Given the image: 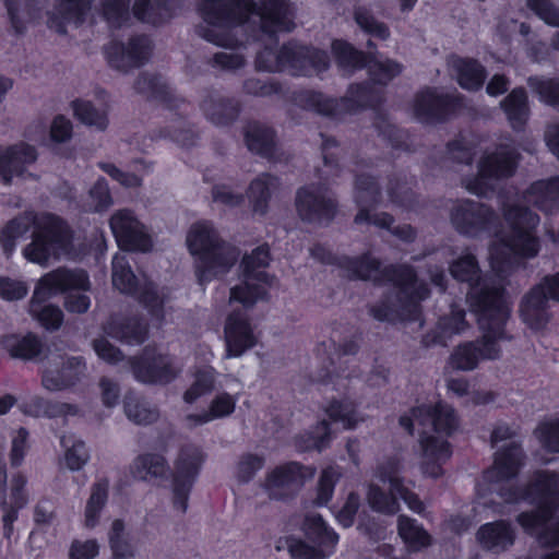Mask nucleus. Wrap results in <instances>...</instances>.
I'll return each mask as SVG.
<instances>
[{"mask_svg": "<svg viewBox=\"0 0 559 559\" xmlns=\"http://www.w3.org/2000/svg\"><path fill=\"white\" fill-rule=\"evenodd\" d=\"M200 11L203 23L197 33L205 40L226 48H236L238 39L233 27L242 24L251 15L260 21L263 33L273 35L295 28V11L289 0H202Z\"/></svg>", "mask_w": 559, "mask_h": 559, "instance_id": "f257e3e1", "label": "nucleus"}, {"mask_svg": "<svg viewBox=\"0 0 559 559\" xmlns=\"http://www.w3.org/2000/svg\"><path fill=\"white\" fill-rule=\"evenodd\" d=\"M338 264L348 276L370 280L377 283H392L394 294L370 307V314L379 321H415L420 317V301L429 295L424 282H419L414 270L408 265H390L380 267V262L369 253L360 258L343 257Z\"/></svg>", "mask_w": 559, "mask_h": 559, "instance_id": "f03ea898", "label": "nucleus"}, {"mask_svg": "<svg viewBox=\"0 0 559 559\" xmlns=\"http://www.w3.org/2000/svg\"><path fill=\"white\" fill-rule=\"evenodd\" d=\"M471 310L477 317L481 338L457 346L449 364L453 369L469 371L484 359H497L501 355L500 342L511 341L507 330L511 308L497 287L475 289L471 297Z\"/></svg>", "mask_w": 559, "mask_h": 559, "instance_id": "7ed1b4c3", "label": "nucleus"}, {"mask_svg": "<svg viewBox=\"0 0 559 559\" xmlns=\"http://www.w3.org/2000/svg\"><path fill=\"white\" fill-rule=\"evenodd\" d=\"M498 495L507 503H535L536 509L520 513L516 522L527 534L536 536L542 546H559V473L537 471L525 488L506 483Z\"/></svg>", "mask_w": 559, "mask_h": 559, "instance_id": "20e7f679", "label": "nucleus"}, {"mask_svg": "<svg viewBox=\"0 0 559 559\" xmlns=\"http://www.w3.org/2000/svg\"><path fill=\"white\" fill-rule=\"evenodd\" d=\"M32 227V242L23 249V255L28 261L46 265L50 259L70 252L72 233L63 219L49 213L25 212L11 219L2 229L0 240L7 255L14 251L16 240Z\"/></svg>", "mask_w": 559, "mask_h": 559, "instance_id": "39448f33", "label": "nucleus"}, {"mask_svg": "<svg viewBox=\"0 0 559 559\" xmlns=\"http://www.w3.org/2000/svg\"><path fill=\"white\" fill-rule=\"evenodd\" d=\"M503 217L510 234L500 235L489 248L492 271L506 277L518 264L520 258H533L538 253V239L534 229L539 216L526 206L508 204L503 206Z\"/></svg>", "mask_w": 559, "mask_h": 559, "instance_id": "423d86ee", "label": "nucleus"}, {"mask_svg": "<svg viewBox=\"0 0 559 559\" xmlns=\"http://www.w3.org/2000/svg\"><path fill=\"white\" fill-rule=\"evenodd\" d=\"M187 245L190 252L199 257L197 274L200 284L226 273L238 259V251L222 241L210 222L193 224L187 235Z\"/></svg>", "mask_w": 559, "mask_h": 559, "instance_id": "0eeeda50", "label": "nucleus"}, {"mask_svg": "<svg viewBox=\"0 0 559 559\" xmlns=\"http://www.w3.org/2000/svg\"><path fill=\"white\" fill-rule=\"evenodd\" d=\"M91 283L83 270L59 267L44 275L34 290L29 312L45 329L57 330L63 321L62 310L53 305H43L52 295L68 289L88 290Z\"/></svg>", "mask_w": 559, "mask_h": 559, "instance_id": "6e6552de", "label": "nucleus"}, {"mask_svg": "<svg viewBox=\"0 0 559 559\" xmlns=\"http://www.w3.org/2000/svg\"><path fill=\"white\" fill-rule=\"evenodd\" d=\"M259 70L267 72L288 71L293 75H312L329 68L325 51L289 41L278 51L264 48L255 59Z\"/></svg>", "mask_w": 559, "mask_h": 559, "instance_id": "1a4fd4ad", "label": "nucleus"}, {"mask_svg": "<svg viewBox=\"0 0 559 559\" xmlns=\"http://www.w3.org/2000/svg\"><path fill=\"white\" fill-rule=\"evenodd\" d=\"M520 154L509 144L498 145L492 152L483 155L478 163V174L464 180L467 191L484 197L495 190V183L514 175Z\"/></svg>", "mask_w": 559, "mask_h": 559, "instance_id": "9d476101", "label": "nucleus"}, {"mask_svg": "<svg viewBox=\"0 0 559 559\" xmlns=\"http://www.w3.org/2000/svg\"><path fill=\"white\" fill-rule=\"evenodd\" d=\"M518 436V429L507 424H498L495 427L490 437L492 447L507 440L511 442L496 452L493 465L484 474L487 481L504 483L518 476L526 459L521 442L516 440Z\"/></svg>", "mask_w": 559, "mask_h": 559, "instance_id": "9b49d317", "label": "nucleus"}, {"mask_svg": "<svg viewBox=\"0 0 559 559\" xmlns=\"http://www.w3.org/2000/svg\"><path fill=\"white\" fill-rule=\"evenodd\" d=\"M112 285L123 294L132 295L150 311L162 319L164 317V298L157 293L152 282L139 283L129 262L123 254H116L112 259Z\"/></svg>", "mask_w": 559, "mask_h": 559, "instance_id": "f8f14e48", "label": "nucleus"}, {"mask_svg": "<svg viewBox=\"0 0 559 559\" xmlns=\"http://www.w3.org/2000/svg\"><path fill=\"white\" fill-rule=\"evenodd\" d=\"M270 252L266 246L255 248L251 254L245 255L241 262L243 282L230 289L229 301H238L245 307H252L266 294L263 283L267 274L260 269L267 266Z\"/></svg>", "mask_w": 559, "mask_h": 559, "instance_id": "ddd939ff", "label": "nucleus"}, {"mask_svg": "<svg viewBox=\"0 0 559 559\" xmlns=\"http://www.w3.org/2000/svg\"><path fill=\"white\" fill-rule=\"evenodd\" d=\"M204 461L202 451L194 445L183 447L174 464L171 475L173 506L180 513H186L188 500Z\"/></svg>", "mask_w": 559, "mask_h": 559, "instance_id": "4468645a", "label": "nucleus"}, {"mask_svg": "<svg viewBox=\"0 0 559 559\" xmlns=\"http://www.w3.org/2000/svg\"><path fill=\"white\" fill-rule=\"evenodd\" d=\"M450 219L460 234L471 237L496 230L499 223L490 206L472 200L456 202L451 209Z\"/></svg>", "mask_w": 559, "mask_h": 559, "instance_id": "2eb2a0df", "label": "nucleus"}, {"mask_svg": "<svg viewBox=\"0 0 559 559\" xmlns=\"http://www.w3.org/2000/svg\"><path fill=\"white\" fill-rule=\"evenodd\" d=\"M400 425L413 433L415 425L430 428L432 431L449 436L457 428V417L452 406L439 402L435 406L423 405L414 407L409 414L400 417Z\"/></svg>", "mask_w": 559, "mask_h": 559, "instance_id": "dca6fc26", "label": "nucleus"}, {"mask_svg": "<svg viewBox=\"0 0 559 559\" xmlns=\"http://www.w3.org/2000/svg\"><path fill=\"white\" fill-rule=\"evenodd\" d=\"M314 476V468L297 462H288L276 466L265 476L263 488L269 497L284 500L295 496L307 479Z\"/></svg>", "mask_w": 559, "mask_h": 559, "instance_id": "f3484780", "label": "nucleus"}, {"mask_svg": "<svg viewBox=\"0 0 559 559\" xmlns=\"http://www.w3.org/2000/svg\"><path fill=\"white\" fill-rule=\"evenodd\" d=\"M130 365L134 378L148 384H167L181 371L170 356L148 347L144 348L140 357L130 359Z\"/></svg>", "mask_w": 559, "mask_h": 559, "instance_id": "a211bd4d", "label": "nucleus"}, {"mask_svg": "<svg viewBox=\"0 0 559 559\" xmlns=\"http://www.w3.org/2000/svg\"><path fill=\"white\" fill-rule=\"evenodd\" d=\"M330 343L333 348V356L331 357L333 369L323 374H318L317 380L323 383H333L338 388L341 385L340 380L349 379L359 374V370L356 367L349 368V366H347L348 361L343 360V358L355 356L358 353L360 336L357 333H353L348 337L343 338L342 333L338 330H334Z\"/></svg>", "mask_w": 559, "mask_h": 559, "instance_id": "6ab92c4d", "label": "nucleus"}, {"mask_svg": "<svg viewBox=\"0 0 559 559\" xmlns=\"http://www.w3.org/2000/svg\"><path fill=\"white\" fill-rule=\"evenodd\" d=\"M296 210L302 221L320 223L331 221L336 213V202L329 190L316 185L298 189Z\"/></svg>", "mask_w": 559, "mask_h": 559, "instance_id": "aec40b11", "label": "nucleus"}, {"mask_svg": "<svg viewBox=\"0 0 559 559\" xmlns=\"http://www.w3.org/2000/svg\"><path fill=\"white\" fill-rule=\"evenodd\" d=\"M85 370L81 357L51 354L41 377V384L49 391H62L80 381Z\"/></svg>", "mask_w": 559, "mask_h": 559, "instance_id": "412c9836", "label": "nucleus"}, {"mask_svg": "<svg viewBox=\"0 0 559 559\" xmlns=\"http://www.w3.org/2000/svg\"><path fill=\"white\" fill-rule=\"evenodd\" d=\"M110 67L128 72L144 64L152 53V41L146 36H134L124 44L111 43L105 48Z\"/></svg>", "mask_w": 559, "mask_h": 559, "instance_id": "4be33fe9", "label": "nucleus"}, {"mask_svg": "<svg viewBox=\"0 0 559 559\" xmlns=\"http://www.w3.org/2000/svg\"><path fill=\"white\" fill-rule=\"evenodd\" d=\"M110 228L120 248L124 250L147 251L151 239L144 226L129 210H119L110 218Z\"/></svg>", "mask_w": 559, "mask_h": 559, "instance_id": "5701e85b", "label": "nucleus"}, {"mask_svg": "<svg viewBox=\"0 0 559 559\" xmlns=\"http://www.w3.org/2000/svg\"><path fill=\"white\" fill-rule=\"evenodd\" d=\"M309 105L319 114L331 117H340L344 112L353 111L358 107L369 105V86L365 84L352 85L348 96L334 99L321 93H311L308 97Z\"/></svg>", "mask_w": 559, "mask_h": 559, "instance_id": "b1692460", "label": "nucleus"}, {"mask_svg": "<svg viewBox=\"0 0 559 559\" xmlns=\"http://www.w3.org/2000/svg\"><path fill=\"white\" fill-rule=\"evenodd\" d=\"M461 98L454 94H438L435 90L418 93L414 100V112L423 121L441 120L461 106Z\"/></svg>", "mask_w": 559, "mask_h": 559, "instance_id": "393cba45", "label": "nucleus"}, {"mask_svg": "<svg viewBox=\"0 0 559 559\" xmlns=\"http://www.w3.org/2000/svg\"><path fill=\"white\" fill-rule=\"evenodd\" d=\"M224 337L226 343V358L240 357L257 343L248 318L242 312H233L228 316Z\"/></svg>", "mask_w": 559, "mask_h": 559, "instance_id": "a878e982", "label": "nucleus"}, {"mask_svg": "<svg viewBox=\"0 0 559 559\" xmlns=\"http://www.w3.org/2000/svg\"><path fill=\"white\" fill-rule=\"evenodd\" d=\"M549 297L539 284L532 287L520 302V317L522 321L532 330L544 329L551 314L549 312Z\"/></svg>", "mask_w": 559, "mask_h": 559, "instance_id": "bb28decb", "label": "nucleus"}, {"mask_svg": "<svg viewBox=\"0 0 559 559\" xmlns=\"http://www.w3.org/2000/svg\"><path fill=\"white\" fill-rule=\"evenodd\" d=\"M36 159V150L26 143L0 148V177L2 181L10 185L13 177L22 176L25 168L35 163Z\"/></svg>", "mask_w": 559, "mask_h": 559, "instance_id": "cd10ccee", "label": "nucleus"}, {"mask_svg": "<svg viewBox=\"0 0 559 559\" xmlns=\"http://www.w3.org/2000/svg\"><path fill=\"white\" fill-rule=\"evenodd\" d=\"M423 452L421 469L426 476L438 478L442 475V464L451 456L450 444L441 437L420 432Z\"/></svg>", "mask_w": 559, "mask_h": 559, "instance_id": "c85d7f7f", "label": "nucleus"}, {"mask_svg": "<svg viewBox=\"0 0 559 559\" xmlns=\"http://www.w3.org/2000/svg\"><path fill=\"white\" fill-rule=\"evenodd\" d=\"M450 272L457 281L467 282L471 285V290L467 294L469 302L473 292L485 286L497 287L500 290L501 296L507 300L504 289L501 284L488 280L480 281V269L473 254L466 253L460 257L451 264Z\"/></svg>", "mask_w": 559, "mask_h": 559, "instance_id": "c756f323", "label": "nucleus"}, {"mask_svg": "<svg viewBox=\"0 0 559 559\" xmlns=\"http://www.w3.org/2000/svg\"><path fill=\"white\" fill-rule=\"evenodd\" d=\"M526 203L536 206L546 214L559 211V177L536 181L525 191Z\"/></svg>", "mask_w": 559, "mask_h": 559, "instance_id": "7c9ffc66", "label": "nucleus"}, {"mask_svg": "<svg viewBox=\"0 0 559 559\" xmlns=\"http://www.w3.org/2000/svg\"><path fill=\"white\" fill-rule=\"evenodd\" d=\"M92 0H58L55 10L50 13L48 25L58 33H66L64 24H81L91 10Z\"/></svg>", "mask_w": 559, "mask_h": 559, "instance_id": "2f4dec72", "label": "nucleus"}, {"mask_svg": "<svg viewBox=\"0 0 559 559\" xmlns=\"http://www.w3.org/2000/svg\"><path fill=\"white\" fill-rule=\"evenodd\" d=\"M243 139L248 150L265 158H273L276 151L275 133L259 121H248L243 127Z\"/></svg>", "mask_w": 559, "mask_h": 559, "instance_id": "473e14b6", "label": "nucleus"}, {"mask_svg": "<svg viewBox=\"0 0 559 559\" xmlns=\"http://www.w3.org/2000/svg\"><path fill=\"white\" fill-rule=\"evenodd\" d=\"M130 472L134 478L142 481L166 479L169 464L160 453L144 452L134 457L130 465Z\"/></svg>", "mask_w": 559, "mask_h": 559, "instance_id": "72a5a7b5", "label": "nucleus"}, {"mask_svg": "<svg viewBox=\"0 0 559 559\" xmlns=\"http://www.w3.org/2000/svg\"><path fill=\"white\" fill-rule=\"evenodd\" d=\"M477 539L485 549L501 552L513 545L515 534L508 522L496 521L481 525L477 532Z\"/></svg>", "mask_w": 559, "mask_h": 559, "instance_id": "f704fd0d", "label": "nucleus"}, {"mask_svg": "<svg viewBox=\"0 0 559 559\" xmlns=\"http://www.w3.org/2000/svg\"><path fill=\"white\" fill-rule=\"evenodd\" d=\"M147 332V324L138 318H112L106 326L109 336L130 345L142 344Z\"/></svg>", "mask_w": 559, "mask_h": 559, "instance_id": "c9c22d12", "label": "nucleus"}, {"mask_svg": "<svg viewBox=\"0 0 559 559\" xmlns=\"http://www.w3.org/2000/svg\"><path fill=\"white\" fill-rule=\"evenodd\" d=\"M0 346L12 357L23 360H33L44 352V344L38 336L28 333L26 335H4L0 338Z\"/></svg>", "mask_w": 559, "mask_h": 559, "instance_id": "e433bc0d", "label": "nucleus"}, {"mask_svg": "<svg viewBox=\"0 0 559 559\" xmlns=\"http://www.w3.org/2000/svg\"><path fill=\"white\" fill-rule=\"evenodd\" d=\"M448 64L463 88L476 91L483 86L486 72L476 60L452 56L449 58Z\"/></svg>", "mask_w": 559, "mask_h": 559, "instance_id": "4c0bfd02", "label": "nucleus"}, {"mask_svg": "<svg viewBox=\"0 0 559 559\" xmlns=\"http://www.w3.org/2000/svg\"><path fill=\"white\" fill-rule=\"evenodd\" d=\"M206 118L217 126L231 123L239 115V104L233 98H225L218 94L206 96L201 105Z\"/></svg>", "mask_w": 559, "mask_h": 559, "instance_id": "58836bf2", "label": "nucleus"}, {"mask_svg": "<svg viewBox=\"0 0 559 559\" xmlns=\"http://www.w3.org/2000/svg\"><path fill=\"white\" fill-rule=\"evenodd\" d=\"M280 188V180L270 174H261L248 188V199L254 213L264 215L273 193Z\"/></svg>", "mask_w": 559, "mask_h": 559, "instance_id": "ea45409f", "label": "nucleus"}, {"mask_svg": "<svg viewBox=\"0 0 559 559\" xmlns=\"http://www.w3.org/2000/svg\"><path fill=\"white\" fill-rule=\"evenodd\" d=\"M236 399L224 392L216 395L210 403L209 409L200 414H190L185 417L186 426L190 429L207 424L214 419L224 418L234 413Z\"/></svg>", "mask_w": 559, "mask_h": 559, "instance_id": "a19ab883", "label": "nucleus"}, {"mask_svg": "<svg viewBox=\"0 0 559 559\" xmlns=\"http://www.w3.org/2000/svg\"><path fill=\"white\" fill-rule=\"evenodd\" d=\"M397 533L409 552H417L431 545L430 534L416 520L401 514L397 518Z\"/></svg>", "mask_w": 559, "mask_h": 559, "instance_id": "79ce46f5", "label": "nucleus"}, {"mask_svg": "<svg viewBox=\"0 0 559 559\" xmlns=\"http://www.w3.org/2000/svg\"><path fill=\"white\" fill-rule=\"evenodd\" d=\"M380 190L373 179L369 176L361 175L357 177L355 182V201L359 207V212L354 218L356 224H362L369 219L370 206L378 203Z\"/></svg>", "mask_w": 559, "mask_h": 559, "instance_id": "37998d69", "label": "nucleus"}, {"mask_svg": "<svg viewBox=\"0 0 559 559\" xmlns=\"http://www.w3.org/2000/svg\"><path fill=\"white\" fill-rule=\"evenodd\" d=\"M108 542L111 550L110 559H134L136 557V546L127 532L123 521L117 519L111 523Z\"/></svg>", "mask_w": 559, "mask_h": 559, "instance_id": "c03bdc74", "label": "nucleus"}, {"mask_svg": "<svg viewBox=\"0 0 559 559\" xmlns=\"http://www.w3.org/2000/svg\"><path fill=\"white\" fill-rule=\"evenodd\" d=\"M134 90L148 99L169 103L173 94L168 83L159 74L142 72L134 82Z\"/></svg>", "mask_w": 559, "mask_h": 559, "instance_id": "a18cd8bd", "label": "nucleus"}, {"mask_svg": "<svg viewBox=\"0 0 559 559\" xmlns=\"http://www.w3.org/2000/svg\"><path fill=\"white\" fill-rule=\"evenodd\" d=\"M304 531L306 536L321 548L333 551L338 542V535L329 528L320 514H308L305 518Z\"/></svg>", "mask_w": 559, "mask_h": 559, "instance_id": "49530a36", "label": "nucleus"}, {"mask_svg": "<svg viewBox=\"0 0 559 559\" xmlns=\"http://www.w3.org/2000/svg\"><path fill=\"white\" fill-rule=\"evenodd\" d=\"M133 15L141 22L157 25L170 17L167 0H135Z\"/></svg>", "mask_w": 559, "mask_h": 559, "instance_id": "de8ad7c7", "label": "nucleus"}, {"mask_svg": "<svg viewBox=\"0 0 559 559\" xmlns=\"http://www.w3.org/2000/svg\"><path fill=\"white\" fill-rule=\"evenodd\" d=\"M501 106L514 129H521L528 117L526 93L523 88H514L502 102Z\"/></svg>", "mask_w": 559, "mask_h": 559, "instance_id": "09e8293b", "label": "nucleus"}, {"mask_svg": "<svg viewBox=\"0 0 559 559\" xmlns=\"http://www.w3.org/2000/svg\"><path fill=\"white\" fill-rule=\"evenodd\" d=\"M109 481L99 479L92 485L91 496L86 502L84 523L86 527L93 528L98 522L100 511L105 507L108 499Z\"/></svg>", "mask_w": 559, "mask_h": 559, "instance_id": "8fccbe9b", "label": "nucleus"}, {"mask_svg": "<svg viewBox=\"0 0 559 559\" xmlns=\"http://www.w3.org/2000/svg\"><path fill=\"white\" fill-rule=\"evenodd\" d=\"M366 500L368 506L378 513L384 515H394L400 509V502L397 500V495L389 489V492L384 491L382 488L374 484H370L368 486L366 492Z\"/></svg>", "mask_w": 559, "mask_h": 559, "instance_id": "3c124183", "label": "nucleus"}, {"mask_svg": "<svg viewBox=\"0 0 559 559\" xmlns=\"http://www.w3.org/2000/svg\"><path fill=\"white\" fill-rule=\"evenodd\" d=\"M124 413L128 419L135 425H151L159 418L157 407L151 405L144 399L131 395L124 400Z\"/></svg>", "mask_w": 559, "mask_h": 559, "instance_id": "603ef678", "label": "nucleus"}, {"mask_svg": "<svg viewBox=\"0 0 559 559\" xmlns=\"http://www.w3.org/2000/svg\"><path fill=\"white\" fill-rule=\"evenodd\" d=\"M216 371L210 366L199 368L194 372V380L183 393V401L194 403L201 396L211 393L215 388Z\"/></svg>", "mask_w": 559, "mask_h": 559, "instance_id": "864d4df0", "label": "nucleus"}, {"mask_svg": "<svg viewBox=\"0 0 559 559\" xmlns=\"http://www.w3.org/2000/svg\"><path fill=\"white\" fill-rule=\"evenodd\" d=\"M332 50L337 64L346 72L361 69L367 63V57L362 51L356 50L352 45L343 40H334Z\"/></svg>", "mask_w": 559, "mask_h": 559, "instance_id": "5fc2aeb1", "label": "nucleus"}, {"mask_svg": "<svg viewBox=\"0 0 559 559\" xmlns=\"http://www.w3.org/2000/svg\"><path fill=\"white\" fill-rule=\"evenodd\" d=\"M354 20L362 32L372 37L381 40H386L390 37L388 25L379 21L372 11L366 7L355 8Z\"/></svg>", "mask_w": 559, "mask_h": 559, "instance_id": "6e6d98bb", "label": "nucleus"}, {"mask_svg": "<svg viewBox=\"0 0 559 559\" xmlns=\"http://www.w3.org/2000/svg\"><path fill=\"white\" fill-rule=\"evenodd\" d=\"M60 441L61 445L66 448V466L72 472L82 469L90 460L85 443L81 440L72 441V438L67 436H62Z\"/></svg>", "mask_w": 559, "mask_h": 559, "instance_id": "4d7b16f0", "label": "nucleus"}, {"mask_svg": "<svg viewBox=\"0 0 559 559\" xmlns=\"http://www.w3.org/2000/svg\"><path fill=\"white\" fill-rule=\"evenodd\" d=\"M74 116L84 124L95 127L97 130H105L108 126V118L104 111L98 110L88 100L76 99L72 103Z\"/></svg>", "mask_w": 559, "mask_h": 559, "instance_id": "13d9d810", "label": "nucleus"}, {"mask_svg": "<svg viewBox=\"0 0 559 559\" xmlns=\"http://www.w3.org/2000/svg\"><path fill=\"white\" fill-rule=\"evenodd\" d=\"M326 414L334 423H341L343 428L350 429L358 423L356 406L349 400L332 401L326 407Z\"/></svg>", "mask_w": 559, "mask_h": 559, "instance_id": "bf43d9fd", "label": "nucleus"}, {"mask_svg": "<svg viewBox=\"0 0 559 559\" xmlns=\"http://www.w3.org/2000/svg\"><path fill=\"white\" fill-rule=\"evenodd\" d=\"M468 326L465 320V311L456 306H452L450 313L439 320L438 328L440 329V334L437 342L443 343V338L460 334L467 330Z\"/></svg>", "mask_w": 559, "mask_h": 559, "instance_id": "052dcab7", "label": "nucleus"}, {"mask_svg": "<svg viewBox=\"0 0 559 559\" xmlns=\"http://www.w3.org/2000/svg\"><path fill=\"white\" fill-rule=\"evenodd\" d=\"M527 82L532 91L538 94L542 100L550 105H559V79L546 80L533 76Z\"/></svg>", "mask_w": 559, "mask_h": 559, "instance_id": "680f3d73", "label": "nucleus"}, {"mask_svg": "<svg viewBox=\"0 0 559 559\" xmlns=\"http://www.w3.org/2000/svg\"><path fill=\"white\" fill-rule=\"evenodd\" d=\"M130 0H106L103 13L112 27H120L130 20Z\"/></svg>", "mask_w": 559, "mask_h": 559, "instance_id": "e2e57ef3", "label": "nucleus"}, {"mask_svg": "<svg viewBox=\"0 0 559 559\" xmlns=\"http://www.w3.org/2000/svg\"><path fill=\"white\" fill-rule=\"evenodd\" d=\"M534 435L545 450L559 453V419L540 424Z\"/></svg>", "mask_w": 559, "mask_h": 559, "instance_id": "0e129e2a", "label": "nucleus"}, {"mask_svg": "<svg viewBox=\"0 0 559 559\" xmlns=\"http://www.w3.org/2000/svg\"><path fill=\"white\" fill-rule=\"evenodd\" d=\"M330 440V428L329 424L325 420H322L316 428V432L313 436H299L296 438V447L300 451H309L312 449H317L321 451L326 447Z\"/></svg>", "mask_w": 559, "mask_h": 559, "instance_id": "69168bd1", "label": "nucleus"}, {"mask_svg": "<svg viewBox=\"0 0 559 559\" xmlns=\"http://www.w3.org/2000/svg\"><path fill=\"white\" fill-rule=\"evenodd\" d=\"M88 206L94 212L107 210L112 205V198L105 178H99L88 191Z\"/></svg>", "mask_w": 559, "mask_h": 559, "instance_id": "338daca9", "label": "nucleus"}, {"mask_svg": "<svg viewBox=\"0 0 559 559\" xmlns=\"http://www.w3.org/2000/svg\"><path fill=\"white\" fill-rule=\"evenodd\" d=\"M288 551L293 559H325L331 551L321 547H314L301 539H294L288 545Z\"/></svg>", "mask_w": 559, "mask_h": 559, "instance_id": "774afa93", "label": "nucleus"}]
</instances>
